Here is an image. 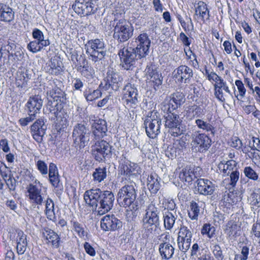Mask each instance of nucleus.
<instances>
[{"mask_svg": "<svg viewBox=\"0 0 260 260\" xmlns=\"http://www.w3.org/2000/svg\"><path fill=\"white\" fill-rule=\"evenodd\" d=\"M204 76L212 85L215 97L221 102L225 100V93L232 94L228 82L221 76L218 75L212 69H209L207 65H205L200 69Z\"/></svg>", "mask_w": 260, "mask_h": 260, "instance_id": "1", "label": "nucleus"}, {"mask_svg": "<svg viewBox=\"0 0 260 260\" xmlns=\"http://www.w3.org/2000/svg\"><path fill=\"white\" fill-rule=\"evenodd\" d=\"M137 197V190L135 183L131 182L119 189L117 200L121 207L126 208L127 210L135 212L138 209Z\"/></svg>", "mask_w": 260, "mask_h": 260, "instance_id": "2", "label": "nucleus"}, {"mask_svg": "<svg viewBox=\"0 0 260 260\" xmlns=\"http://www.w3.org/2000/svg\"><path fill=\"white\" fill-rule=\"evenodd\" d=\"M159 210L152 202L146 206L142 218L143 227L148 234L159 225Z\"/></svg>", "mask_w": 260, "mask_h": 260, "instance_id": "3", "label": "nucleus"}, {"mask_svg": "<svg viewBox=\"0 0 260 260\" xmlns=\"http://www.w3.org/2000/svg\"><path fill=\"white\" fill-rule=\"evenodd\" d=\"M47 93L52 99V100L48 101L47 108L50 113L57 117L59 113L63 110L66 104V95L64 92L58 87L50 90Z\"/></svg>", "mask_w": 260, "mask_h": 260, "instance_id": "4", "label": "nucleus"}, {"mask_svg": "<svg viewBox=\"0 0 260 260\" xmlns=\"http://www.w3.org/2000/svg\"><path fill=\"white\" fill-rule=\"evenodd\" d=\"M120 67L126 71H132L136 68L139 59V55L131 46L123 47L118 52Z\"/></svg>", "mask_w": 260, "mask_h": 260, "instance_id": "5", "label": "nucleus"}, {"mask_svg": "<svg viewBox=\"0 0 260 260\" xmlns=\"http://www.w3.org/2000/svg\"><path fill=\"white\" fill-rule=\"evenodd\" d=\"M113 37L119 43H124L133 36L134 29L124 18L114 19Z\"/></svg>", "mask_w": 260, "mask_h": 260, "instance_id": "6", "label": "nucleus"}, {"mask_svg": "<svg viewBox=\"0 0 260 260\" xmlns=\"http://www.w3.org/2000/svg\"><path fill=\"white\" fill-rule=\"evenodd\" d=\"M144 125L147 136L151 139H155L160 133L161 119L159 113L156 110L149 112L145 117Z\"/></svg>", "mask_w": 260, "mask_h": 260, "instance_id": "7", "label": "nucleus"}, {"mask_svg": "<svg viewBox=\"0 0 260 260\" xmlns=\"http://www.w3.org/2000/svg\"><path fill=\"white\" fill-rule=\"evenodd\" d=\"M86 53L94 62L102 60L106 53L104 42L100 39L88 40L85 45Z\"/></svg>", "mask_w": 260, "mask_h": 260, "instance_id": "8", "label": "nucleus"}, {"mask_svg": "<svg viewBox=\"0 0 260 260\" xmlns=\"http://www.w3.org/2000/svg\"><path fill=\"white\" fill-rule=\"evenodd\" d=\"M121 98L122 103L126 108H136L139 103V93L135 84L127 83L122 90Z\"/></svg>", "mask_w": 260, "mask_h": 260, "instance_id": "9", "label": "nucleus"}, {"mask_svg": "<svg viewBox=\"0 0 260 260\" xmlns=\"http://www.w3.org/2000/svg\"><path fill=\"white\" fill-rule=\"evenodd\" d=\"M91 154L96 161L105 162L112 155L111 146L104 140H96L91 146Z\"/></svg>", "mask_w": 260, "mask_h": 260, "instance_id": "10", "label": "nucleus"}, {"mask_svg": "<svg viewBox=\"0 0 260 260\" xmlns=\"http://www.w3.org/2000/svg\"><path fill=\"white\" fill-rule=\"evenodd\" d=\"M118 171L119 175L128 179L138 177L142 172L141 168L137 163L127 159L119 162Z\"/></svg>", "mask_w": 260, "mask_h": 260, "instance_id": "11", "label": "nucleus"}, {"mask_svg": "<svg viewBox=\"0 0 260 260\" xmlns=\"http://www.w3.org/2000/svg\"><path fill=\"white\" fill-rule=\"evenodd\" d=\"M172 112H169L165 125L168 128V133L172 136L178 137L183 134V130L180 128L182 121L178 114Z\"/></svg>", "mask_w": 260, "mask_h": 260, "instance_id": "12", "label": "nucleus"}, {"mask_svg": "<svg viewBox=\"0 0 260 260\" xmlns=\"http://www.w3.org/2000/svg\"><path fill=\"white\" fill-rule=\"evenodd\" d=\"M193 234L187 226L182 224L179 228L177 242L179 249L186 252L189 248Z\"/></svg>", "mask_w": 260, "mask_h": 260, "instance_id": "13", "label": "nucleus"}, {"mask_svg": "<svg viewBox=\"0 0 260 260\" xmlns=\"http://www.w3.org/2000/svg\"><path fill=\"white\" fill-rule=\"evenodd\" d=\"M72 8L77 14L82 16L94 14L98 10L92 0H76Z\"/></svg>", "mask_w": 260, "mask_h": 260, "instance_id": "14", "label": "nucleus"}, {"mask_svg": "<svg viewBox=\"0 0 260 260\" xmlns=\"http://www.w3.org/2000/svg\"><path fill=\"white\" fill-rule=\"evenodd\" d=\"M136 44L134 50L139 55V59L146 57L148 54L151 45V41L148 34L143 32L139 34L135 39Z\"/></svg>", "mask_w": 260, "mask_h": 260, "instance_id": "15", "label": "nucleus"}, {"mask_svg": "<svg viewBox=\"0 0 260 260\" xmlns=\"http://www.w3.org/2000/svg\"><path fill=\"white\" fill-rule=\"evenodd\" d=\"M122 81L123 78L118 73L113 70H108L107 76L101 83L100 86L105 90L111 88L117 91L121 85Z\"/></svg>", "mask_w": 260, "mask_h": 260, "instance_id": "16", "label": "nucleus"}, {"mask_svg": "<svg viewBox=\"0 0 260 260\" xmlns=\"http://www.w3.org/2000/svg\"><path fill=\"white\" fill-rule=\"evenodd\" d=\"M194 18L201 24H207L211 22V13L208 5L203 1H199L194 5Z\"/></svg>", "mask_w": 260, "mask_h": 260, "instance_id": "17", "label": "nucleus"}, {"mask_svg": "<svg viewBox=\"0 0 260 260\" xmlns=\"http://www.w3.org/2000/svg\"><path fill=\"white\" fill-rule=\"evenodd\" d=\"M35 184L30 183L27 187V197L30 202L35 205H42L44 197L42 192V184L38 181L35 182Z\"/></svg>", "mask_w": 260, "mask_h": 260, "instance_id": "18", "label": "nucleus"}, {"mask_svg": "<svg viewBox=\"0 0 260 260\" xmlns=\"http://www.w3.org/2000/svg\"><path fill=\"white\" fill-rule=\"evenodd\" d=\"M197 104L189 105L185 110V116L189 120H192L196 117H200L204 115V110L207 104L204 102V99H199L196 100Z\"/></svg>", "mask_w": 260, "mask_h": 260, "instance_id": "19", "label": "nucleus"}, {"mask_svg": "<svg viewBox=\"0 0 260 260\" xmlns=\"http://www.w3.org/2000/svg\"><path fill=\"white\" fill-rule=\"evenodd\" d=\"M87 131L85 125L81 123H78L74 126L72 135L74 143L80 148H84L86 145Z\"/></svg>", "mask_w": 260, "mask_h": 260, "instance_id": "20", "label": "nucleus"}, {"mask_svg": "<svg viewBox=\"0 0 260 260\" xmlns=\"http://www.w3.org/2000/svg\"><path fill=\"white\" fill-rule=\"evenodd\" d=\"M114 196L112 191L106 190L102 191L100 200V206L98 210V214L103 215L109 211L113 206Z\"/></svg>", "mask_w": 260, "mask_h": 260, "instance_id": "21", "label": "nucleus"}, {"mask_svg": "<svg viewBox=\"0 0 260 260\" xmlns=\"http://www.w3.org/2000/svg\"><path fill=\"white\" fill-rule=\"evenodd\" d=\"M173 78L178 83H188L192 78V70L186 65H180L173 72Z\"/></svg>", "mask_w": 260, "mask_h": 260, "instance_id": "22", "label": "nucleus"}, {"mask_svg": "<svg viewBox=\"0 0 260 260\" xmlns=\"http://www.w3.org/2000/svg\"><path fill=\"white\" fill-rule=\"evenodd\" d=\"M122 226V222L114 214H107L101 220V228L104 231H118Z\"/></svg>", "mask_w": 260, "mask_h": 260, "instance_id": "23", "label": "nucleus"}, {"mask_svg": "<svg viewBox=\"0 0 260 260\" xmlns=\"http://www.w3.org/2000/svg\"><path fill=\"white\" fill-rule=\"evenodd\" d=\"M42 233V237L46 245L53 248L59 247L61 239L57 233L48 227H45L43 229Z\"/></svg>", "mask_w": 260, "mask_h": 260, "instance_id": "24", "label": "nucleus"}, {"mask_svg": "<svg viewBox=\"0 0 260 260\" xmlns=\"http://www.w3.org/2000/svg\"><path fill=\"white\" fill-rule=\"evenodd\" d=\"M102 190L99 188L91 189L86 190L84 194V200L86 204L92 211H96L99 204Z\"/></svg>", "mask_w": 260, "mask_h": 260, "instance_id": "25", "label": "nucleus"}, {"mask_svg": "<svg viewBox=\"0 0 260 260\" xmlns=\"http://www.w3.org/2000/svg\"><path fill=\"white\" fill-rule=\"evenodd\" d=\"M49 181L55 189L56 193L61 194L63 187L60 182L57 166L53 162L50 163L49 165Z\"/></svg>", "mask_w": 260, "mask_h": 260, "instance_id": "26", "label": "nucleus"}, {"mask_svg": "<svg viewBox=\"0 0 260 260\" xmlns=\"http://www.w3.org/2000/svg\"><path fill=\"white\" fill-rule=\"evenodd\" d=\"M241 195L242 193L238 190H229L228 192L224 193L220 201V204L227 209H231L241 201Z\"/></svg>", "mask_w": 260, "mask_h": 260, "instance_id": "27", "label": "nucleus"}, {"mask_svg": "<svg viewBox=\"0 0 260 260\" xmlns=\"http://www.w3.org/2000/svg\"><path fill=\"white\" fill-rule=\"evenodd\" d=\"M46 126L42 119H37L31 126L30 132L33 139L38 143H41L45 134Z\"/></svg>", "mask_w": 260, "mask_h": 260, "instance_id": "28", "label": "nucleus"}, {"mask_svg": "<svg viewBox=\"0 0 260 260\" xmlns=\"http://www.w3.org/2000/svg\"><path fill=\"white\" fill-rule=\"evenodd\" d=\"M211 139L205 133L197 135L193 140L194 148L200 152H206L211 146Z\"/></svg>", "mask_w": 260, "mask_h": 260, "instance_id": "29", "label": "nucleus"}, {"mask_svg": "<svg viewBox=\"0 0 260 260\" xmlns=\"http://www.w3.org/2000/svg\"><path fill=\"white\" fill-rule=\"evenodd\" d=\"M76 69L81 75L85 79L87 82L93 79L95 76L94 69L88 63L86 59H83L76 65Z\"/></svg>", "mask_w": 260, "mask_h": 260, "instance_id": "30", "label": "nucleus"}, {"mask_svg": "<svg viewBox=\"0 0 260 260\" xmlns=\"http://www.w3.org/2000/svg\"><path fill=\"white\" fill-rule=\"evenodd\" d=\"M43 101L39 95L30 96L26 104V107L29 116L36 117L42 107Z\"/></svg>", "mask_w": 260, "mask_h": 260, "instance_id": "31", "label": "nucleus"}, {"mask_svg": "<svg viewBox=\"0 0 260 260\" xmlns=\"http://www.w3.org/2000/svg\"><path fill=\"white\" fill-rule=\"evenodd\" d=\"M91 131L95 140H101L106 135L107 132L106 121L102 119L94 120L91 125Z\"/></svg>", "mask_w": 260, "mask_h": 260, "instance_id": "32", "label": "nucleus"}, {"mask_svg": "<svg viewBox=\"0 0 260 260\" xmlns=\"http://www.w3.org/2000/svg\"><path fill=\"white\" fill-rule=\"evenodd\" d=\"M185 101V94L180 91H176L169 96L168 111L177 110Z\"/></svg>", "mask_w": 260, "mask_h": 260, "instance_id": "33", "label": "nucleus"}, {"mask_svg": "<svg viewBox=\"0 0 260 260\" xmlns=\"http://www.w3.org/2000/svg\"><path fill=\"white\" fill-rule=\"evenodd\" d=\"M196 183V188L200 194L208 196L213 194L214 186L209 180L203 178L198 179Z\"/></svg>", "mask_w": 260, "mask_h": 260, "instance_id": "34", "label": "nucleus"}, {"mask_svg": "<svg viewBox=\"0 0 260 260\" xmlns=\"http://www.w3.org/2000/svg\"><path fill=\"white\" fill-rule=\"evenodd\" d=\"M16 241V249L19 254H23L27 246L26 235L20 230H16L14 233Z\"/></svg>", "mask_w": 260, "mask_h": 260, "instance_id": "35", "label": "nucleus"}, {"mask_svg": "<svg viewBox=\"0 0 260 260\" xmlns=\"http://www.w3.org/2000/svg\"><path fill=\"white\" fill-rule=\"evenodd\" d=\"M30 78L27 70L24 67H20L16 73L15 84L19 88L26 87Z\"/></svg>", "mask_w": 260, "mask_h": 260, "instance_id": "36", "label": "nucleus"}, {"mask_svg": "<svg viewBox=\"0 0 260 260\" xmlns=\"http://www.w3.org/2000/svg\"><path fill=\"white\" fill-rule=\"evenodd\" d=\"M47 72L54 76H58L63 71L61 61L56 58H51L46 67Z\"/></svg>", "mask_w": 260, "mask_h": 260, "instance_id": "37", "label": "nucleus"}, {"mask_svg": "<svg viewBox=\"0 0 260 260\" xmlns=\"http://www.w3.org/2000/svg\"><path fill=\"white\" fill-rule=\"evenodd\" d=\"M70 221L72 230L80 238L84 239L87 237V232L85 226L77 220L73 214H72Z\"/></svg>", "mask_w": 260, "mask_h": 260, "instance_id": "38", "label": "nucleus"}, {"mask_svg": "<svg viewBox=\"0 0 260 260\" xmlns=\"http://www.w3.org/2000/svg\"><path fill=\"white\" fill-rule=\"evenodd\" d=\"M240 231V226L233 220L228 221L224 229L226 237L231 240L237 237L239 235L238 232Z\"/></svg>", "mask_w": 260, "mask_h": 260, "instance_id": "39", "label": "nucleus"}, {"mask_svg": "<svg viewBox=\"0 0 260 260\" xmlns=\"http://www.w3.org/2000/svg\"><path fill=\"white\" fill-rule=\"evenodd\" d=\"M14 19V12L9 6L0 3V21L10 22Z\"/></svg>", "mask_w": 260, "mask_h": 260, "instance_id": "40", "label": "nucleus"}, {"mask_svg": "<svg viewBox=\"0 0 260 260\" xmlns=\"http://www.w3.org/2000/svg\"><path fill=\"white\" fill-rule=\"evenodd\" d=\"M158 250L162 259H169L173 257L175 248L170 243L164 242L159 245Z\"/></svg>", "mask_w": 260, "mask_h": 260, "instance_id": "41", "label": "nucleus"}, {"mask_svg": "<svg viewBox=\"0 0 260 260\" xmlns=\"http://www.w3.org/2000/svg\"><path fill=\"white\" fill-rule=\"evenodd\" d=\"M178 177L180 181L185 184L191 183L196 177L194 171L190 168L185 167L180 171Z\"/></svg>", "mask_w": 260, "mask_h": 260, "instance_id": "42", "label": "nucleus"}, {"mask_svg": "<svg viewBox=\"0 0 260 260\" xmlns=\"http://www.w3.org/2000/svg\"><path fill=\"white\" fill-rule=\"evenodd\" d=\"M147 186L151 193L155 194L160 189V184L158 176L155 173H151L147 179Z\"/></svg>", "mask_w": 260, "mask_h": 260, "instance_id": "43", "label": "nucleus"}, {"mask_svg": "<svg viewBox=\"0 0 260 260\" xmlns=\"http://www.w3.org/2000/svg\"><path fill=\"white\" fill-rule=\"evenodd\" d=\"M177 216L169 211H165L162 213L164 226L166 230H171L174 226Z\"/></svg>", "mask_w": 260, "mask_h": 260, "instance_id": "44", "label": "nucleus"}, {"mask_svg": "<svg viewBox=\"0 0 260 260\" xmlns=\"http://www.w3.org/2000/svg\"><path fill=\"white\" fill-rule=\"evenodd\" d=\"M174 15L180 23L183 30L185 32L189 31L190 30L189 24L190 23L191 26H193L191 17L185 13V17L183 18L180 13L177 11L174 13Z\"/></svg>", "mask_w": 260, "mask_h": 260, "instance_id": "45", "label": "nucleus"}, {"mask_svg": "<svg viewBox=\"0 0 260 260\" xmlns=\"http://www.w3.org/2000/svg\"><path fill=\"white\" fill-rule=\"evenodd\" d=\"M45 213L49 220L55 221L56 217L54 212V203L49 198H48L45 201Z\"/></svg>", "mask_w": 260, "mask_h": 260, "instance_id": "46", "label": "nucleus"}, {"mask_svg": "<svg viewBox=\"0 0 260 260\" xmlns=\"http://www.w3.org/2000/svg\"><path fill=\"white\" fill-rule=\"evenodd\" d=\"M184 52L185 54L186 59L188 61V64L193 68H197L199 67V62L196 54L190 47L184 48Z\"/></svg>", "mask_w": 260, "mask_h": 260, "instance_id": "47", "label": "nucleus"}, {"mask_svg": "<svg viewBox=\"0 0 260 260\" xmlns=\"http://www.w3.org/2000/svg\"><path fill=\"white\" fill-rule=\"evenodd\" d=\"M237 163L233 159L229 160L226 161V163L220 162L218 165V168L224 174H229L232 172L234 171V169L236 167Z\"/></svg>", "mask_w": 260, "mask_h": 260, "instance_id": "48", "label": "nucleus"}, {"mask_svg": "<svg viewBox=\"0 0 260 260\" xmlns=\"http://www.w3.org/2000/svg\"><path fill=\"white\" fill-rule=\"evenodd\" d=\"M84 96L88 102H92L100 98L102 93L99 89H93L91 88H88L83 92Z\"/></svg>", "mask_w": 260, "mask_h": 260, "instance_id": "49", "label": "nucleus"}, {"mask_svg": "<svg viewBox=\"0 0 260 260\" xmlns=\"http://www.w3.org/2000/svg\"><path fill=\"white\" fill-rule=\"evenodd\" d=\"M195 123L199 128L202 129L206 132H210L213 136L215 135L216 129L212 124L201 119H196Z\"/></svg>", "mask_w": 260, "mask_h": 260, "instance_id": "50", "label": "nucleus"}, {"mask_svg": "<svg viewBox=\"0 0 260 260\" xmlns=\"http://www.w3.org/2000/svg\"><path fill=\"white\" fill-rule=\"evenodd\" d=\"M200 208L197 203L192 201L187 210L188 216L191 220H198L200 214Z\"/></svg>", "mask_w": 260, "mask_h": 260, "instance_id": "51", "label": "nucleus"}, {"mask_svg": "<svg viewBox=\"0 0 260 260\" xmlns=\"http://www.w3.org/2000/svg\"><path fill=\"white\" fill-rule=\"evenodd\" d=\"M50 43H44L37 40L30 41L27 45V49L32 53L40 51L44 47L48 46Z\"/></svg>", "mask_w": 260, "mask_h": 260, "instance_id": "52", "label": "nucleus"}, {"mask_svg": "<svg viewBox=\"0 0 260 260\" xmlns=\"http://www.w3.org/2000/svg\"><path fill=\"white\" fill-rule=\"evenodd\" d=\"M215 228L209 223L203 224L201 230V233L203 236H206L208 238H213L215 235Z\"/></svg>", "mask_w": 260, "mask_h": 260, "instance_id": "53", "label": "nucleus"}, {"mask_svg": "<svg viewBox=\"0 0 260 260\" xmlns=\"http://www.w3.org/2000/svg\"><path fill=\"white\" fill-rule=\"evenodd\" d=\"M93 180L98 182L103 181L107 177V169L105 167H99L95 169L92 174Z\"/></svg>", "mask_w": 260, "mask_h": 260, "instance_id": "54", "label": "nucleus"}, {"mask_svg": "<svg viewBox=\"0 0 260 260\" xmlns=\"http://www.w3.org/2000/svg\"><path fill=\"white\" fill-rule=\"evenodd\" d=\"M235 83L238 91V94L236 96L237 98L238 96H239L241 99H242L245 96L247 91L246 88V87L244 82V81H243L240 79H237L235 80Z\"/></svg>", "mask_w": 260, "mask_h": 260, "instance_id": "55", "label": "nucleus"}, {"mask_svg": "<svg viewBox=\"0 0 260 260\" xmlns=\"http://www.w3.org/2000/svg\"><path fill=\"white\" fill-rule=\"evenodd\" d=\"M229 145L238 150L242 148L243 143L242 140L237 136H233L228 141Z\"/></svg>", "mask_w": 260, "mask_h": 260, "instance_id": "56", "label": "nucleus"}, {"mask_svg": "<svg viewBox=\"0 0 260 260\" xmlns=\"http://www.w3.org/2000/svg\"><path fill=\"white\" fill-rule=\"evenodd\" d=\"M235 45L234 41L231 38L224 41L222 43V49L223 52L226 54H231L233 51V47Z\"/></svg>", "mask_w": 260, "mask_h": 260, "instance_id": "57", "label": "nucleus"}, {"mask_svg": "<svg viewBox=\"0 0 260 260\" xmlns=\"http://www.w3.org/2000/svg\"><path fill=\"white\" fill-rule=\"evenodd\" d=\"M243 172L245 176L250 180L256 181L258 179L257 173L250 166L245 167Z\"/></svg>", "mask_w": 260, "mask_h": 260, "instance_id": "58", "label": "nucleus"}, {"mask_svg": "<svg viewBox=\"0 0 260 260\" xmlns=\"http://www.w3.org/2000/svg\"><path fill=\"white\" fill-rule=\"evenodd\" d=\"M12 175L10 168L7 167L3 161L0 160V175L3 179H7Z\"/></svg>", "mask_w": 260, "mask_h": 260, "instance_id": "59", "label": "nucleus"}, {"mask_svg": "<svg viewBox=\"0 0 260 260\" xmlns=\"http://www.w3.org/2000/svg\"><path fill=\"white\" fill-rule=\"evenodd\" d=\"M186 143L185 142V138L183 137L179 139L174 140L173 143V147L176 150V151H182L186 148Z\"/></svg>", "mask_w": 260, "mask_h": 260, "instance_id": "60", "label": "nucleus"}, {"mask_svg": "<svg viewBox=\"0 0 260 260\" xmlns=\"http://www.w3.org/2000/svg\"><path fill=\"white\" fill-rule=\"evenodd\" d=\"M32 36L35 40L43 42L44 43H50V41L48 39H44V36L43 32L37 28L33 29Z\"/></svg>", "mask_w": 260, "mask_h": 260, "instance_id": "61", "label": "nucleus"}, {"mask_svg": "<svg viewBox=\"0 0 260 260\" xmlns=\"http://www.w3.org/2000/svg\"><path fill=\"white\" fill-rule=\"evenodd\" d=\"M250 204L253 207H260V191L259 193L253 192L250 197Z\"/></svg>", "mask_w": 260, "mask_h": 260, "instance_id": "62", "label": "nucleus"}, {"mask_svg": "<svg viewBox=\"0 0 260 260\" xmlns=\"http://www.w3.org/2000/svg\"><path fill=\"white\" fill-rule=\"evenodd\" d=\"M162 205L167 211H173L176 208V204L174 200L170 198H165L163 200Z\"/></svg>", "mask_w": 260, "mask_h": 260, "instance_id": "63", "label": "nucleus"}, {"mask_svg": "<svg viewBox=\"0 0 260 260\" xmlns=\"http://www.w3.org/2000/svg\"><path fill=\"white\" fill-rule=\"evenodd\" d=\"M36 166L38 170L42 175H47L49 170H48L47 164L42 160H38L36 162Z\"/></svg>", "mask_w": 260, "mask_h": 260, "instance_id": "64", "label": "nucleus"}]
</instances>
